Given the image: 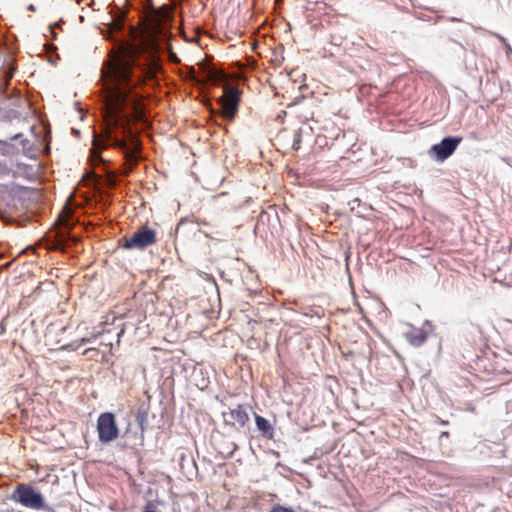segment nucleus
<instances>
[{"label":"nucleus","mask_w":512,"mask_h":512,"mask_svg":"<svg viewBox=\"0 0 512 512\" xmlns=\"http://www.w3.org/2000/svg\"><path fill=\"white\" fill-rule=\"evenodd\" d=\"M139 75L133 71V60L129 56L112 57L101 70L103 92V117L105 127L101 135H94L91 148L93 161H102L101 150L112 145L124 151L128 163L136 162L134 153L127 141L118 137V132L134 140L129 127L132 120L141 117L139 95L134 88L139 83Z\"/></svg>","instance_id":"nucleus-1"},{"label":"nucleus","mask_w":512,"mask_h":512,"mask_svg":"<svg viewBox=\"0 0 512 512\" xmlns=\"http://www.w3.org/2000/svg\"><path fill=\"white\" fill-rule=\"evenodd\" d=\"M11 498L28 509L47 512L51 510L50 506L45 502L42 493L30 484L22 483L17 485Z\"/></svg>","instance_id":"nucleus-2"},{"label":"nucleus","mask_w":512,"mask_h":512,"mask_svg":"<svg viewBox=\"0 0 512 512\" xmlns=\"http://www.w3.org/2000/svg\"><path fill=\"white\" fill-rule=\"evenodd\" d=\"M155 230L142 226L130 237H125L122 240V247L127 250H144L156 243Z\"/></svg>","instance_id":"nucleus-3"},{"label":"nucleus","mask_w":512,"mask_h":512,"mask_svg":"<svg viewBox=\"0 0 512 512\" xmlns=\"http://www.w3.org/2000/svg\"><path fill=\"white\" fill-rule=\"evenodd\" d=\"M13 146L7 142L0 141V178H16L23 171L24 167L15 162L11 156Z\"/></svg>","instance_id":"nucleus-4"},{"label":"nucleus","mask_w":512,"mask_h":512,"mask_svg":"<svg viewBox=\"0 0 512 512\" xmlns=\"http://www.w3.org/2000/svg\"><path fill=\"white\" fill-rule=\"evenodd\" d=\"M97 432L99 441L102 443H110L118 438L119 429L113 413L105 412L99 415Z\"/></svg>","instance_id":"nucleus-5"},{"label":"nucleus","mask_w":512,"mask_h":512,"mask_svg":"<svg viewBox=\"0 0 512 512\" xmlns=\"http://www.w3.org/2000/svg\"><path fill=\"white\" fill-rule=\"evenodd\" d=\"M220 101L224 118L232 120L238 110L239 90L236 87H226Z\"/></svg>","instance_id":"nucleus-6"},{"label":"nucleus","mask_w":512,"mask_h":512,"mask_svg":"<svg viewBox=\"0 0 512 512\" xmlns=\"http://www.w3.org/2000/svg\"><path fill=\"white\" fill-rule=\"evenodd\" d=\"M461 141V137H446L440 143L433 145L429 154L434 155L438 161H444L454 153Z\"/></svg>","instance_id":"nucleus-7"},{"label":"nucleus","mask_w":512,"mask_h":512,"mask_svg":"<svg viewBox=\"0 0 512 512\" xmlns=\"http://www.w3.org/2000/svg\"><path fill=\"white\" fill-rule=\"evenodd\" d=\"M116 321L122 322V319L121 318H116L115 316H107L105 321H103L101 323L102 329L95 331L89 337H83L80 340V344L90 343L92 340H95L96 338H98L102 334L110 333L111 330L110 329H106L105 326L108 325V324H114ZM117 326L121 327L120 331L117 333V343H119L120 342V337L124 334L125 330H124V327H123V323H120Z\"/></svg>","instance_id":"nucleus-8"},{"label":"nucleus","mask_w":512,"mask_h":512,"mask_svg":"<svg viewBox=\"0 0 512 512\" xmlns=\"http://www.w3.org/2000/svg\"><path fill=\"white\" fill-rule=\"evenodd\" d=\"M248 420L249 416L246 410L241 405H238L236 408L230 409L229 420H226V422L230 423L236 429H241Z\"/></svg>","instance_id":"nucleus-9"},{"label":"nucleus","mask_w":512,"mask_h":512,"mask_svg":"<svg viewBox=\"0 0 512 512\" xmlns=\"http://www.w3.org/2000/svg\"><path fill=\"white\" fill-rule=\"evenodd\" d=\"M407 341L415 346H421L427 339V333L422 329H413L405 334Z\"/></svg>","instance_id":"nucleus-10"},{"label":"nucleus","mask_w":512,"mask_h":512,"mask_svg":"<svg viewBox=\"0 0 512 512\" xmlns=\"http://www.w3.org/2000/svg\"><path fill=\"white\" fill-rule=\"evenodd\" d=\"M255 422L258 430L266 437H272L273 428L269 421L262 416L256 415Z\"/></svg>","instance_id":"nucleus-11"},{"label":"nucleus","mask_w":512,"mask_h":512,"mask_svg":"<svg viewBox=\"0 0 512 512\" xmlns=\"http://www.w3.org/2000/svg\"><path fill=\"white\" fill-rule=\"evenodd\" d=\"M69 242L76 243L77 239L75 237L70 236L67 231L62 229L58 234V239L55 248L65 250Z\"/></svg>","instance_id":"nucleus-12"},{"label":"nucleus","mask_w":512,"mask_h":512,"mask_svg":"<svg viewBox=\"0 0 512 512\" xmlns=\"http://www.w3.org/2000/svg\"><path fill=\"white\" fill-rule=\"evenodd\" d=\"M168 16V13L167 12H163L162 15L160 16L159 14L156 15V19H155V22L153 24V30L155 32H158L161 30V19L160 18H166Z\"/></svg>","instance_id":"nucleus-13"},{"label":"nucleus","mask_w":512,"mask_h":512,"mask_svg":"<svg viewBox=\"0 0 512 512\" xmlns=\"http://www.w3.org/2000/svg\"><path fill=\"white\" fill-rule=\"evenodd\" d=\"M270 512H295V511H293L291 508H287V507H284L281 505H276L270 510Z\"/></svg>","instance_id":"nucleus-14"},{"label":"nucleus","mask_w":512,"mask_h":512,"mask_svg":"<svg viewBox=\"0 0 512 512\" xmlns=\"http://www.w3.org/2000/svg\"><path fill=\"white\" fill-rule=\"evenodd\" d=\"M151 507H152V504H151V503H149V504L146 506V508H145V510H144L143 512H156L155 510L151 509Z\"/></svg>","instance_id":"nucleus-15"},{"label":"nucleus","mask_w":512,"mask_h":512,"mask_svg":"<svg viewBox=\"0 0 512 512\" xmlns=\"http://www.w3.org/2000/svg\"><path fill=\"white\" fill-rule=\"evenodd\" d=\"M64 229H70V224L66 221L63 223Z\"/></svg>","instance_id":"nucleus-16"},{"label":"nucleus","mask_w":512,"mask_h":512,"mask_svg":"<svg viewBox=\"0 0 512 512\" xmlns=\"http://www.w3.org/2000/svg\"><path fill=\"white\" fill-rule=\"evenodd\" d=\"M83 0H77L78 3L82 2Z\"/></svg>","instance_id":"nucleus-17"}]
</instances>
